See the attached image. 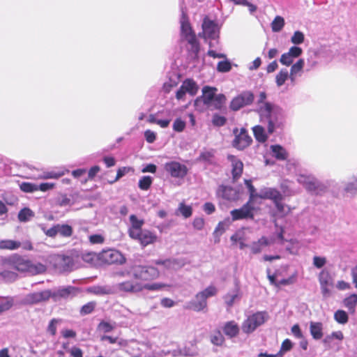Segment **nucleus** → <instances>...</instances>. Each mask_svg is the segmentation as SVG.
Listing matches in <instances>:
<instances>
[{
  "label": "nucleus",
  "instance_id": "nucleus-51",
  "mask_svg": "<svg viewBox=\"0 0 357 357\" xmlns=\"http://www.w3.org/2000/svg\"><path fill=\"white\" fill-rule=\"evenodd\" d=\"M231 70V63L228 59L219 61L217 65L218 72L225 73H228Z\"/></svg>",
  "mask_w": 357,
  "mask_h": 357
},
{
  "label": "nucleus",
  "instance_id": "nucleus-62",
  "mask_svg": "<svg viewBox=\"0 0 357 357\" xmlns=\"http://www.w3.org/2000/svg\"><path fill=\"white\" fill-rule=\"evenodd\" d=\"M218 290L216 287L213 285H210L203 291H199V293H202L203 296L206 297V300L210 297L215 296Z\"/></svg>",
  "mask_w": 357,
  "mask_h": 357
},
{
  "label": "nucleus",
  "instance_id": "nucleus-1",
  "mask_svg": "<svg viewBox=\"0 0 357 357\" xmlns=\"http://www.w3.org/2000/svg\"><path fill=\"white\" fill-rule=\"evenodd\" d=\"M260 122L267 126L268 135L273 134L276 130L282 129L284 124V116L282 108L274 103H267L262 108L256 109Z\"/></svg>",
  "mask_w": 357,
  "mask_h": 357
},
{
  "label": "nucleus",
  "instance_id": "nucleus-30",
  "mask_svg": "<svg viewBox=\"0 0 357 357\" xmlns=\"http://www.w3.org/2000/svg\"><path fill=\"white\" fill-rule=\"evenodd\" d=\"M310 332L314 340H318L323 337V324L321 322L310 323Z\"/></svg>",
  "mask_w": 357,
  "mask_h": 357
},
{
  "label": "nucleus",
  "instance_id": "nucleus-14",
  "mask_svg": "<svg viewBox=\"0 0 357 357\" xmlns=\"http://www.w3.org/2000/svg\"><path fill=\"white\" fill-rule=\"evenodd\" d=\"M133 240L137 241L142 248H145L149 245L153 244L158 238L155 232L144 229L138 234H132Z\"/></svg>",
  "mask_w": 357,
  "mask_h": 357
},
{
  "label": "nucleus",
  "instance_id": "nucleus-61",
  "mask_svg": "<svg viewBox=\"0 0 357 357\" xmlns=\"http://www.w3.org/2000/svg\"><path fill=\"white\" fill-rule=\"evenodd\" d=\"M327 263L326 258L321 256H314L313 266L317 268H322Z\"/></svg>",
  "mask_w": 357,
  "mask_h": 357
},
{
  "label": "nucleus",
  "instance_id": "nucleus-27",
  "mask_svg": "<svg viewBox=\"0 0 357 357\" xmlns=\"http://www.w3.org/2000/svg\"><path fill=\"white\" fill-rule=\"evenodd\" d=\"M57 261L59 268L63 272H70L74 267V259L73 257L67 255H60L58 257Z\"/></svg>",
  "mask_w": 357,
  "mask_h": 357
},
{
  "label": "nucleus",
  "instance_id": "nucleus-4",
  "mask_svg": "<svg viewBox=\"0 0 357 357\" xmlns=\"http://www.w3.org/2000/svg\"><path fill=\"white\" fill-rule=\"evenodd\" d=\"M202 33H199L205 41L207 40H215L216 44L219 43L220 30L218 22L215 20H211L208 17H205L202 22Z\"/></svg>",
  "mask_w": 357,
  "mask_h": 357
},
{
  "label": "nucleus",
  "instance_id": "nucleus-8",
  "mask_svg": "<svg viewBox=\"0 0 357 357\" xmlns=\"http://www.w3.org/2000/svg\"><path fill=\"white\" fill-rule=\"evenodd\" d=\"M52 296V290L45 289L41 291L31 292L26 294L19 302L22 305H33L46 302Z\"/></svg>",
  "mask_w": 357,
  "mask_h": 357
},
{
  "label": "nucleus",
  "instance_id": "nucleus-37",
  "mask_svg": "<svg viewBox=\"0 0 357 357\" xmlns=\"http://www.w3.org/2000/svg\"><path fill=\"white\" fill-rule=\"evenodd\" d=\"M226 96L223 93L216 94L212 100L210 107H213L215 109L221 110L225 104Z\"/></svg>",
  "mask_w": 357,
  "mask_h": 357
},
{
  "label": "nucleus",
  "instance_id": "nucleus-47",
  "mask_svg": "<svg viewBox=\"0 0 357 357\" xmlns=\"http://www.w3.org/2000/svg\"><path fill=\"white\" fill-rule=\"evenodd\" d=\"M287 79H289L288 70L286 68L281 69L275 77V82L277 86H282Z\"/></svg>",
  "mask_w": 357,
  "mask_h": 357
},
{
  "label": "nucleus",
  "instance_id": "nucleus-39",
  "mask_svg": "<svg viewBox=\"0 0 357 357\" xmlns=\"http://www.w3.org/2000/svg\"><path fill=\"white\" fill-rule=\"evenodd\" d=\"M20 247V243L13 240L0 241V249L14 250Z\"/></svg>",
  "mask_w": 357,
  "mask_h": 357
},
{
  "label": "nucleus",
  "instance_id": "nucleus-36",
  "mask_svg": "<svg viewBox=\"0 0 357 357\" xmlns=\"http://www.w3.org/2000/svg\"><path fill=\"white\" fill-rule=\"evenodd\" d=\"M33 217H34V212L28 207L21 209L17 215L18 220L21 222H29Z\"/></svg>",
  "mask_w": 357,
  "mask_h": 357
},
{
  "label": "nucleus",
  "instance_id": "nucleus-15",
  "mask_svg": "<svg viewBox=\"0 0 357 357\" xmlns=\"http://www.w3.org/2000/svg\"><path fill=\"white\" fill-rule=\"evenodd\" d=\"M80 292L79 287L75 286L63 287L57 290L52 291V298L54 301L59 298H68L77 296Z\"/></svg>",
  "mask_w": 357,
  "mask_h": 357
},
{
  "label": "nucleus",
  "instance_id": "nucleus-19",
  "mask_svg": "<svg viewBox=\"0 0 357 357\" xmlns=\"http://www.w3.org/2000/svg\"><path fill=\"white\" fill-rule=\"evenodd\" d=\"M180 22L181 35L183 39L185 40L191 37V36L195 35V33L189 22L188 17L184 12H182Z\"/></svg>",
  "mask_w": 357,
  "mask_h": 357
},
{
  "label": "nucleus",
  "instance_id": "nucleus-31",
  "mask_svg": "<svg viewBox=\"0 0 357 357\" xmlns=\"http://www.w3.org/2000/svg\"><path fill=\"white\" fill-rule=\"evenodd\" d=\"M88 292L93 294L97 296L108 295L112 293L111 287L108 285H94L89 287L87 289Z\"/></svg>",
  "mask_w": 357,
  "mask_h": 357
},
{
  "label": "nucleus",
  "instance_id": "nucleus-41",
  "mask_svg": "<svg viewBox=\"0 0 357 357\" xmlns=\"http://www.w3.org/2000/svg\"><path fill=\"white\" fill-rule=\"evenodd\" d=\"M343 303L349 311L354 312L356 305L357 304V294H353L345 298L343 301Z\"/></svg>",
  "mask_w": 357,
  "mask_h": 357
},
{
  "label": "nucleus",
  "instance_id": "nucleus-2",
  "mask_svg": "<svg viewBox=\"0 0 357 357\" xmlns=\"http://www.w3.org/2000/svg\"><path fill=\"white\" fill-rule=\"evenodd\" d=\"M128 274H131L135 280H153L158 278L160 272L157 268L149 265H135Z\"/></svg>",
  "mask_w": 357,
  "mask_h": 357
},
{
  "label": "nucleus",
  "instance_id": "nucleus-59",
  "mask_svg": "<svg viewBox=\"0 0 357 357\" xmlns=\"http://www.w3.org/2000/svg\"><path fill=\"white\" fill-rule=\"evenodd\" d=\"M304 64L305 63L303 59H298L293 64L290 70L291 75H296L297 73H300L303 70Z\"/></svg>",
  "mask_w": 357,
  "mask_h": 357
},
{
  "label": "nucleus",
  "instance_id": "nucleus-33",
  "mask_svg": "<svg viewBox=\"0 0 357 357\" xmlns=\"http://www.w3.org/2000/svg\"><path fill=\"white\" fill-rule=\"evenodd\" d=\"M273 155L278 160H284L287 159L288 153L284 148L279 144L272 145L271 146Z\"/></svg>",
  "mask_w": 357,
  "mask_h": 357
},
{
  "label": "nucleus",
  "instance_id": "nucleus-38",
  "mask_svg": "<svg viewBox=\"0 0 357 357\" xmlns=\"http://www.w3.org/2000/svg\"><path fill=\"white\" fill-rule=\"evenodd\" d=\"M46 271V266L41 263H33L30 261L29 265L28 273L31 275H37L43 273Z\"/></svg>",
  "mask_w": 357,
  "mask_h": 357
},
{
  "label": "nucleus",
  "instance_id": "nucleus-56",
  "mask_svg": "<svg viewBox=\"0 0 357 357\" xmlns=\"http://www.w3.org/2000/svg\"><path fill=\"white\" fill-rule=\"evenodd\" d=\"M227 118L219 114H214L212 116V123L214 126L221 127L226 124Z\"/></svg>",
  "mask_w": 357,
  "mask_h": 357
},
{
  "label": "nucleus",
  "instance_id": "nucleus-12",
  "mask_svg": "<svg viewBox=\"0 0 357 357\" xmlns=\"http://www.w3.org/2000/svg\"><path fill=\"white\" fill-rule=\"evenodd\" d=\"M164 169L172 177L176 178H183L188 173V169L185 165L174 160L166 162Z\"/></svg>",
  "mask_w": 357,
  "mask_h": 357
},
{
  "label": "nucleus",
  "instance_id": "nucleus-28",
  "mask_svg": "<svg viewBox=\"0 0 357 357\" xmlns=\"http://www.w3.org/2000/svg\"><path fill=\"white\" fill-rule=\"evenodd\" d=\"M17 303L15 302L14 296H1L0 297V314L10 310Z\"/></svg>",
  "mask_w": 357,
  "mask_h": 357
},
{
  "label": "nucleus",
  "instance_id": "nucleus-63",
  "mask_svg": "<svg viewBox=\"0 0 357 357\" xmlns=\"http://www.w3.org/2000/svg\"><path fill=\"white\" fill-rule=\"evenodd\" d=\"M267 94L265 91H261L257 100V109L262 108L266 104L271 103V102L266 101Z\"/></svg>",
  "mask_w": 357,
  "mask_h": 357
},
{
  "label": "nucleus",
  "instance_id": "nucleus-49",
  "mask_svg": "<svg viewBox=\"0 0 357 357\" xmlns=\"http://www.w3.org/2000/svg\"><path fill=\"white\" fill-rule=\"evenodd\" d=\"M314 177L312 174L303 173L298 175L297 181L305 188Z\"/></svg>",
  "mask_w": 357,
  "mask_h": 357
},
{
  "label": "nucleus",
  "instance_id": "nucleus-40",
  "mask_svg": "<svg viewBox=\"0 0 357 357\" xmlns=\"http://www.w3.org/2000/svg\"><path fill=\"white\" fill-rule=\"evenodd\" d=\"M334 319L338 324L344 325L349 321V314L343 310H337L334 313Z\"/></svg>",
  "mask_w": 357,
  "mask_h": 357
},
{
  "label": "nucleus",
  "instance_id": "nucleus-44",
  "mask_svg": "<svg viewBox=\"0 0 357 357\" xmlns=\"http://www.w3.org/2000/svg\"><path fill=\"white\" fill-rule=\"evenodd\" d=\"M97 305V303L96 301H90L84 305L79 310V314L81 316H86L92 313L96 307Z\"/></svg>",
  "mask_w": 357,
  "mask_h": 357
},
{
  "label": "nucleus",
  "instance_id": "nucleus-13",
  "mask_svg": "<svg viewBox=\"0 0 357 357\" xmlns=\"http://www.w3.org/2000/svg\"><path fill=\"white\" fill-rule=\"evenodd\" d=\"M216 197L227 201H236L239 198V192L228 185H220L215 192Z\"/></svg>",
  "mask_w": 357,
  "mask_h": 357
},
{
  "label": "nucleus",
  "instance_id": "nucleus-20",
  "mask_svg": "<svg viewBox=\"0 0 357 357\" xmlns=\"http://www.w3.org/2000/svg\"><path fill=\"white\" fill-rule=\"evenodd\" d=\"M206 306L207 301L206 297L203 296L202 293L199 292L195 295V298L188 303V307L196 312L203 310Z\"/></svg>",
  "mask_w": 357,
  "mask_h": 357
},
{
  "label": "nucleus",
  "instance_id": "nucleus-57",
  "mask_svg": "<svg viewBox=\"0 0 357 357\" xmlns=\"http://www.w3.org/2000/svg\"><path fill=\"white\" fill-rule=\"evenodd\" d=\"M305 40V35L301 31H296L291 38V42L295 45L302 44Z\"/></svg>",
  "mask_w": 357,
  "mask_h": 357
},
{
  "label": "nucleus",
  "instance_id": "nucleus-22",
  "mask_svg": "<svg viewBox=\"0 0 357 357\" xmlns=\"http://www.w3.org/2000/svg\"><path fill=\"white\" fill-rule=\"evenodd\" d=\"M282 193L273 188H264L259 192V198L262 199H271L273 202L278 198L282 197Z\"/></svg>",
  "mask_w": 357,
  "mask_h": 357
},
{
  "label": "nucleus",
  "instance_id": "nucleus-54",
  "mask_svg": "<svg viewBox=\"0 0 357 357\" xmlns=\"http://www.w3.org/2000/svg\"><path fill=\"white\" fill-rule=\"evenodd\" d=\"M344 192L349 195V196H354L357 194V179H355L354 181L351 182H349L344 188Z\"/></svg>",
  "mask_w": 357,
  "mask_h": 357
},
{
  "label": "nucleus",
  "instance_id": "nucleus-26",
  "mask_svg": "<svg viewBox=\"0 0 357 357\" xmlns=\"http://www.w3.org/2000/svg\"><path fill=\"white\" fill-rule=\"evenodd\" d=\"M271 245V241L266 236H261L257 241H253L250 245L251 252L253 255L259 254L261 252L264 247H267Z\"/></svg>",
  "mask_w": 357,
  "mask_h": 357
},
{
  "label": "nucleus",
  "instance_id": "nucleus-23",
  "mask_svg": "<svg viewBox=\"0 0 357 357\" xmlns=\"http://www.w3.org/2000/svg\"><path fill=\"white\" fill-rule=\"evenodd\" d=\"M227 159L231 162L232 169L231 174L234 179L238 178L242 173L243 169V164L242 161L236 158V156L233 155H229L227 156Z\"/></svg>",
  "mask_w": 357,
  "mask_h": 357
},
{
  "label": "nucleus",
  "instance_id": "nucleus-34",
  "mask_svg": "<svg viewBox=\"0 0 357 357\" xmlns=\"http://www.w3.org/2000/svg\"><path fill=\"white\" fill-rule=\"evenodd\" d=\"M182 85L186 93L192 96H195L199 89L198 85L192 79H186L183 82Z\"/></svg>",
  "mask_w": 357,
  "mask_h": 357
},
{
  "label": "nucleus",
  "instance_id": "nucleus-32",
  "mask_svg": "<svg viewBox=\"0 0 357 357\" xmlns=\"http://www.w3.org/2000/svg\"><path fill=\"white\" fill-rule=\"evenodd\" d=\"M252 131L255 139L260 142L264 143L268 139V135L265 128L262 126H255L252 128Z\"/></svg>",
  "mask_w": 357,
  "mask_h": 357
},
{
  "label": "nucleus",
  "instance_id": "nucleus-58",
  "mask_svg": "<svg viewBox=\"0 0 357 357\" xmlns=\"http://www.w3.org/2000/svg\"><path fill=\"white\" fill-rule=\"evenodd\" d=\"M186 127V122L182 120L181 118H176L173 123V130L176 132H183Z\"/></svg>",
  "mask_w": 357,
  "mask_h": 357
},
{
  "label": "nucleus",
  "instance_id": "nucleus-43",
  "mask_svg": "<svg viewBox=\"0 0 357 357\" xmlns=\"http://www.w3.org/2000/svg\"><path fill=\"white\" fill-rule=\"evenodd\" d=\"M153 178L151 176H144L139 180L138 183V187L142 190H148L152 183Z\"/></svg>",
  "mask_w": 357,
  "mask_h": 357
},
{
  "label": "nucleus",
  "instance_id": "nucleus-42",
  "mask_svg": "<svg viewBox=\"0 0 357 357\" xmlns=\"http://www.w3.org/2000/svg\"><path fill=\"white\" fill-rule=\"evenodd\" d=\"M245 184L249 192V199L248 202L254 203L255 198L259 197V193L256 192V188L252 185L251 180H245Z\"/></svg>",
  "mask_w": 357,
  "mask_h": 357
},
{
  "label": "nucleus",
  "instance_id": "nucleus-21",
  "mask_svg": "<svg viewBox=\"0 0 357 357\" xmlns=\"http://www.w3.org/2000/svg\"><path fill=\"white\" fill-rule=\"evenodd\" d=\"M189 47H188V51L191 59L194 61L199 59V52L200 50V44L197 38L196 35L191 36V37L185 39Z\"/></svg>",
  "mask_w": 357,
  "mask_h": 357
},
{
  "label": "nucleus",
  "instance_id": "nucleus-24",
  "mask_svg": "<svg viewBox=\"0 0 357 357\" xmlns=\"http://www.w3.org/2000/svg\"><path fill=\"white\" fill-rule=\"evenodd\" d=\"M240 287L238 283H235L234 288L223 296V300L227 307L233 306L236 299H240Z\"/></svg>",
  "mask_w": 357,
  "mask_h": 357
},
{
  "label": "nucleus",
  "instance_id": "nucleus-35",
  "mask_svg": "<svg viewBox=\"0 0 357 357\" xmlns=\"http://www.w3.org/2000/svg\"><path fill=\"white\" fill-rule=\"evenodd\" d=\"M14 263L15 264V268L20 272L28 273L29 260H25L20 256L14 257Z\"/></svg>",
  "mask_w": 357,
  "mask_h": 357
},
{
  "label": "nucleus",
  "instance_id": "nucleus-11",
  "mask_svg": "<svg viewBox=\"0 0 357 357\" xmlns=\"http://www.w3.org/2000/svg\"><path fill=\"white\" fill-rule=\"evenodd\" d=\"M100 259L107 264L122 265L126 261L125 256L116 249L103 250L100 254Z\"/></svg>",
  "mask_w": 357,
  "mask_h": 357
},
{
  "label": "nucleus",
  "instance_id": "nucleus-52",
  "mask_svg": "<svg viewBox=\"0 0 357 357\" xmlns=\"http://www.w3.org/2000/svg\"><path fill=\"white\" fill-rule=\"evenodd\" d=\"M196 355L195 351L190 347H185L182 349H178L174 351V356H195Z\"/></svg>",
  "mask_w": 357,
  "mask_h": 357
},
{
  "label": "nucleus",
  "instance_id": "nucleus-29",
  "mask_svg": "<svg viewBox=\"0 0 357 357\" xmlns=\"http://www.w3.org/2000/svg\"><path fill=\"white\" fill-rule=\"evenodd\" d=\"M224 334L230 338L237 336L239 333V327L234 321H227L222 328Z\"/></svg>",
  "mask_w": 357,
  "mask_h": 357
},
{
  "label": "nucleus",
  "instance_id": "nucleus-10",
  "mask_svg": "<svg viewBox=\"0 0 357 357\" xmlns=\"http://www.w3.org/2000/svg\"><path fill=\"white\" fill-rule=\"evenodd\" d=\"M318 280L323 297L328 298L331 295V289L334 286V279L326 268H324L318 275Z\"/></svg>",
  "mask_w": 357,
  "mask_h": 357
},
{
  "label": "nucleus",
  "instance_id": "nucleus-6",
  "mask_svg": "<svg viewBox=\"0 0 357 357\" xmlns=\"http://www.w3.org/2000/svg\"><path fill=\"white\" fill-rule=\"evenodd\" d=\"M38 226L46 236L51 238H54L58 234L62 237H70L73 233L72 226L68 224H55L49 229L45 224H40Z\"/></svg>",
  "mask_w": 357,
  "mask_h": 357
},
{
  "label": "nucleus",
  "instance_id": "nucleus-50",
  "mask_svg": "<svg viewBox=\"0 0 357 357\" xmlns=\"http://www.w3.org/2000/svg\"><path fill=\"white\" fill-rule=\"evenodd\" d=\"M226 225L227 224H226L225 221H220L216 226V227L213 231V236L215 238V242H219L220 236H222L225 233V231L226 230V229H225Z\"/></svg>",
  "mask_w": 357,
  "mask_h": 357
},
{
  "label": "nucleus",
  "instance_id": "nucleus-16",
  "mask_svg": "<svg viewBox=\"0 0 357 357\" xmlns=\"http://www.w3.org/2000/svg\"><path fill=\"white\" fill-rule=\"evenodd\" d=\"M217 91V88L214 86H204L202 88V96L196 98L195 105H197L199 102H203L204 105L210 107Z\"/></svg>",
  "mask_w": 357,
  "mask_h": 357
},
{
  "label": "nucleus",
  "instance_id": "nucleus-7",
  "mask_svg": "<svg viewBox=\"0 0 357 357\" xmlns=\"http://www.w3.org/2000/svg\"><path fill=\"white\" fill-rule=\"evenodd\" d=\"M255 100V95L250 90H245L234 97L230 102L229 108L236 112L244 107L251 105Z\"/></svg>",
  "mask_w": 357,
  "mask_h": 357
},
{
  "label": "nucleus",
  "instance_id": "nucleus-64",
  "mask_svg": "<svg viewBox=\"0 0 357 357\" xmlns=\"http://www.w3.org/2000/svg\"><path fill=\"white\" fill-rule=\"evenodd\" d=\"M59 319H52L49 322L47 328V332L52 336H54L56 333L57 324L59 323Z\"/></svg>",
  "mask_w": 357,
  "mask_h": 357
},
{
  "label": "nucleus",
  "instance_id": "nucleus-55",
  "mask_svg": "<svg viewBox=\"0 0 357 357\" xmlns=\"http://www.w3.org/2000/svg\"><path fill=\"white\" fill-rule=\"evenodd\" d=\"M20 188L24 192L31 193L37 191V184L30 182H22L20 185Z\"/></svg>",
  "mask_w": 357,
  "mask_h": 357
},
{
  "label": "nucleus",
  "instance_id": "nucleus-45",
  "mask_svg": "<svg viewBox=\"0 0 357 357\" xmlns=\"http://www.w3.org/2000/svg\"><path fill=\"white\" fill-rule=\"evenodd\" d=\"M214 154L211 151H204L199 154L198 160L206 163V165H211L214 164Z\"/></svg>",
  "mask_w": 357,
  "mask_h": 357
},
{
  "label": "nucleus",
  "instance_id": "nucleus-60",
  "mask_svg": "<svg viewBox=\"0 0 357 357\" xmlns=\"http://www.w3.org/2000/svg\"><path fill=\"white\" fill-rule=\"evenodd\" d=\"M211 341L216 346H221L225 342V338L220 331H217L211 336Z\"/></svg>",
  "mask_w": 357,
  "mask_h": 357
},
{
  "label": "nucleus",
  "instance_id": "nucleus-18",
  "mask_svg": "<svg viewBox=\"0 0 357 357\" xmlns=\"http://www.w3.org/2000/svg\"><path fill=\"white\" fill-rule=\"evenodd\" d=\"M327 185L316 177L305 187L309 193L314 195H322L327 191Z\"/></svg>",
  "mask_w": 357,
  "mask_h": 357
},
{
  "label": "nucleus",
  "instance_id": "nucleus-46",
  "mask_svg": "<svg viewBox=\"0 0 357 357\" xmlns=\"http://www.w3.org/2000/svg\"><path fill=\"white\" fill-rule=\"evenodd\" d=\"M56 203L60 206H70L74 204L71 195H61L56 199Z\"/></svg>",
  "mask_w": 357,
  "mask_h": 357
},
{
  "label": "nucleus",
  "instance_id": "nucleus-17",
  "mask_svg": "<svg viewBox=\"0 0 357 357\" xmlns=\"http://www.w3.org/2000/svg\"><path fill=\"white\" fill-rule=\"evenodd\" d=\"M117 288L120 291L126 293H137L142 291V284L135 280H126L119 282Z\"/></svg>",
  "mask_w": 357,
  "mask_h": 357
},
{
  "label": "nucleus",
  "instance_id": "nucleus-3",
  "mask_svg": "<svg viewBox=\"0 0 357 357\" xmlns=\"http://www.w3.org/2000/svg\"><path fill=\"white\" fill-rule=\"evenodd\" d=\"M266 311L257 312L249 316L242 324V330L245 334L253 333L258 327L263 325L268 319Z\"/></svg>",
  "mask_w": 357,
  "mask_h": 357
},
{
  "label": "nucleus",
  "instance_id": "nucleus-53",
  "mask_svg": "<svg viewBox=\"0 0 357 357\" xmlns=\"http://www.w3.org/2000/svg\"><path fill=\"white\" fill-rule=\"evenodd\" d=\"M178 210L185 218L190 217L192 214V206L190 205H186L184 202H182L179 204Z\"/></svg>",
  "mask_w": 357,
  "mask_h": 357
},
{
  "label": "nucleus",
  "instance_id": "nucleus-25",
  "mask_svg": "<svg viewBox=\"0 0 357 357\" xmlns=\"http://www.w3.org/2000/svg\"><path fill=\"white\" fill-rule=\"evenodd\" d=\"M130 222L131 225L128 229V235L132 238L133 236L132 234H138L144 229H142V226L144 224V221L143 220L138 219L137 215L132 214L130 216Z\"/></svg>",
  "mask_w": 357,
  "mask_h": 357
},
{
  "label": "nucleus",
  "instance_id": "nucleus-48",
  "mask_svg": "<svg viewBox=\"0 0 357 357\" xmlns=\"http://www.w3.org/2000/svg\"><path fill=\"white\" fill-rule=\"evenodd\" d=\"M284 26V20L281 16H276L271 23V29L273 32L280 31Z\"/></svg>",
  "mask_w": 357,
  "mask_h": 357
},
{
  "label": "nucleus",
  "instance_id": "nucleus-9",
  "mask_svg": "<svg viewBox=\"0 0 357 357\" xmlns=\"http://www.w3.org/2000/svg\"><path fill=\"white\" fill-rule=\"evenodd\" d=\"M255 207L253 203L247 202L241 208L230 211L232 221L242 220H253L255 218Z\"/></svg>",
  "mask_w": 357,
  "mask_h": 357
},
{
  "label": "nucleus",
  "instance_id": "nucleus-5",
  "mask_svg": "<svg viewBox=\"0 0 357 357\" xmlns=\"http://www.w3.org/2000/svg\"><path fill=\"white\" fill-rule=\"evenodd\" d=\"M232 132L234 135V138L231 142L233 148L238 151H243L252 144V139L249 135L248 131L245 128H241L239 130L236 127L233 129Z\"/></svg>",
  "mask_w": 357,
  "mask_h": 357
}]
</instances>
